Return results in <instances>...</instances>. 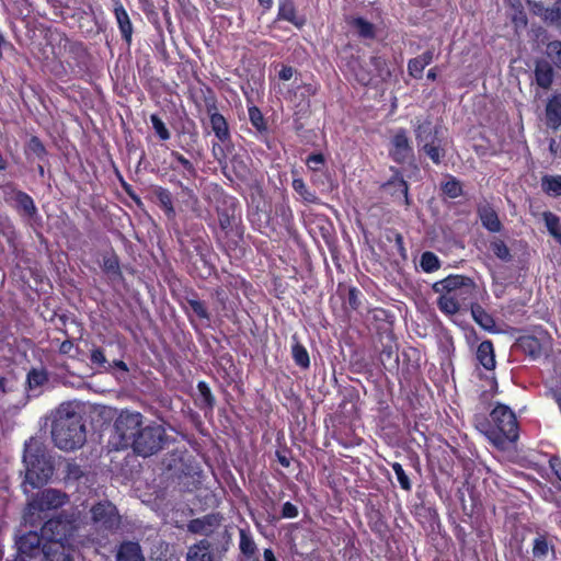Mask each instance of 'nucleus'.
<instances>
[{"label": "nucleus", "mask_w": 561, "mask_h": 561, "mask_svg": "<svg viewBox=\"0 0 561 561\" xmlns=\"http://www.w3.org/2000/svg\"><path fill=\"white\" fill-rule=\"evenodd\" d=\"M80 516L47 520L43 525V536L49 542L44 546L47 561H75V553L88 540Z\"/></svg>", "instance_id": "1"}, {"label": "nucleus", "mask_w": 561, "mask_h": 561, "mask_svg": "<svg viewBox=\"0 0 561 561\" xmlns=\"http://www.w3.org/2000/svg\"><path fill=\"white\" fill-rule=\"evenodd\" d=\"M51 437L61 450H75L87 439L82 415L72 403H62L53 415Z\"/></svg>", "instance_id": "2"}, {"label": "nucleus", "mask_w": 561, "mask_h": 561, "mask_svg": "<svg viewBox=\"0 0 561 561\" xmlns=\"http://www.w3.org/2000/svg\"><path fill=\"white\" fill-rule=\"evenodd\" d=\"M433 290L439 295L437 299L439 310L446 314H455L462 308L471 307L477 285L467 276L449 275L436 282Z\"/></svg>", "instance_id": "3"}, {"label": "nucleus", "mask_w": 561, "mask_h": 561, "mask_svg": "<svg viewBox=\"0 0 561 561\" xmlns=\"http://www.w3.org/2000/svg\"><path fill=\"white\" fill-rule=\"evenodd\" d=\"M477 427L499 449H505L518 438L515 413L504 404L495 405L488 422L479 423Z\"/></svg>", "instance_id": "4"}, {"label": "nucleus", "mask_w": 561, "mask_h": 561, "mask_svg": "<svg viewBox=\"0 0 561 561\" xmlns=\"http://www.w3.org/2000/svg\"><path fill=\"white\" fill-rule=\"evenodd\" d=\"M23 463L25 468L23 483L25 493L28 492V485L31 489L39 488L47 483L53 476L54 467L45 447L35 438H30L24 444Z\"/></svg>", "instance_id": "5"}, {"label": "nucleus", "mask_w": 561, "mask_h": 561, "mask_svg": "<svg viewBox=\"0 0 561 561\" xmlns=\"http://www.w3.org/2000/svg\"><path fill=\"white\" fill-rule=\"evenodd\" d=\"M142 415L139 412L122 411L115 420L111 445L115 449H125L133 445L144 427Z\"/></svg>", "instance_id": "6"}, {"label": "nucleus", "mask_w": 561, "mask_h": 561, "mask_svg": "<svg viewBox=\"0 0 561 561\" xmlns=\"http://www.w3.org/2000/svg\"><path fill=\"white\" fill-rule=\"evenodd\" d=\"M67 502L68 496L66 493L55 489L44 490L28 502L24 513V520L35 525L42 520L46 513L64 506Z\"/></svg>", "instance_id": "7"}, {"label": "nucleus", "mask_w": 561, "mask_h": 561, "mask_svg": "<svg viewBox=\"0 0 561 561\" xmlns=\"http://www.w3.org/2000/svg\"><path fill=\"white\" fill-rule=\"evenodd\" d=\"M164 440V427L160 424L151 423L144 427L130 447H133L136 454L148 457L158 453L162 448Z\"/></svg>", "instance_id": "8"}, {"label": "nucleus", "mask_w": 561, "mask_h": 561, "mask_svg": "<svg viewBox=\"0 0 561 561\" xmlns=\"http://www.w3.org/2000/svg\"><path fill=\"white\" fill-rule=\"evenodd\" d=\"M48 543L43 536V528L41 529V536L33 531L22 536L16 542L21 561H25L26 558L33 559L36 557H42L43 560L47 561L44 556V546Z\"/></svg>", "instance_id": "9"}, {"label": "nucleus", "mask_w": 561, "mask_h": 561, "mask_svg": "<svg viewBox=\"0 0 561 561\" xmlns=\"http://www.w3.org/2000/svg\"><path fill=\"white\" fill-rule=\"evenodd\" d=\"M92 520L106 529L114 528L118 524L116 507L110 502H101L91 508Z\"/></svg>", "instance_id": "10"}, {"label": "nucleus", "mask_w": 561, "mask_h": 561, "mask_svg": "<svg viewBox=\"0 0 561 561\" xmlns=\"http://www.w3.org/2000/svg\"><path fill=\"white\" fill-rule=\"evenodd\" d=\"M411 146L407 133L402 129L396 131L391 139L390 156L398 162L404 161L411 154Z\"/></svg>", "instance_id": "11"}, {"label": "nucleus", "mask_w": 561, "mask_h": 561, "mask_svg": "<svg viewBox=\"0 0 561 561\" xmlns=\"http://www.w3.org/2000/svg\"><path fill=\"white\" fill-rule=\"evenodd\" d=\"M520 345L525 352L529 353L534 358L550 350L549 339L543 337L541 341L536 336H526L520 340Z\"/></svg>", "instance_id": "12"}, {"label": "nucleus", "mask_w": 561, "mask_h": 561, "mask_svg": "<svg viewBox=\"0 0 561 561\" xmlns=\"http://www.w3.org/2000/svg\"><path fill=\"white\" fill-rule=\"evenodd\" d=\"M187 561H216L211 545L207 540H201L188 549Z\"/></svg>", "instance_id": "13"}, {"label": "nucleus", "mask_w": 561, "mask_h": 561, "mask_svg": "<svg viewBox=\"0 0 561 561\" xmlns=\"http://www.w3.org/2000/svg\"><path fill=\"white\" fill-rule=\"evenodd\" d=\"M477 360L488 371L495 368L494 348L490 341H483L479 344L477 350Z\"/></svg>", "instance_id": "14"}, {"label": "nucleus", "mask_w": 561, "mask_h": 561, "mask_svg": "<svg viewBox=\"0 0 561 561\" xmlns=\"http://www.w3.org/2000/svg\"><path fill=\"white\" fill-rule=\"evenodd\" d=\"M116 561H145V558L137 542L127 541L119 546Z\"/></svg>", "instance_id": "15"}, {"label": "nucleus", "mask_w": 561, "mask_h": 561, "mask_svg": "<svg viewBox=\"0 0 561 561\" xmlns=\"http://www.w3.org/2000/svg\"><path fill=\"white\" fill-rule=\"evenodd\" d=\"M533 556L537 561H542L549 556L554 559V546L545 536H537L533 543Z\"/></svg>", "instance_id": "16"}, {"label": "nucleus", "mask_w": 561, "mask_h": 561, "mask_svg": "<svg viewBox=\"0 0 561 561\" xmlns=\"http://www.w3.org/2000/svg\"><path fill=\"white\" fill-rule=\"evenodd\" d=\"M547 124L553 129L561 126V96H553L546 108Z\"/></svg>", "instance_id": "17"}, {"label": "nucleus", "mask_w": 561, "mask_h": 561, "mask_svg": "<svg viewBox=\"0 0 561 561\" xmlns=\"http://www.w3.org/2000/svg\"><path fill=\"white\" fill-rule=\"evenodd\" d=\"M479 216L484 228L491 232H499L501 230V222L497 214L489 206H481L479 208Z\"/></svg>", "instance_id": "18"}, {"label": "nucleus", "mask_w": 561, "mask_h": 561, "mask_svg": "<svg viewBox=\"0 0 561 561\" xmlns=\"http://www.w3.org/2000/svg\"><path fill=\"white\" fill-rule=\"evenodd\" d=\"M14 201L18 209L22 213V215L33 217L36 214L37 209L34 201L26 193L18 192L14 196Z\"/></svg>", "instance_id": "19"}, {"label": "nucleus", "mask_w": 561, "mask_h": 561, "mask_svg": "<svg viewBox=\"0 0 561 561\" xmlns=\"http://www.w3.org/2000/svg\"><path fill=\"white\" fill-rule=\"evenodd\" d=\"M115 18L118 23V26H119L123 37L127 42H130L131 34H133V26H131V23H130V20H129V16H128L126 10L122 5H118L115 8Z\"/></svg>", "instance_id": "20"}, {"label": "nucleus", "mask_w": 561, "mask_h": 561, "mask_svg": "<svg viewBox=\"0 0 561 561\" xmlns=\"http://www.w3.org/2000/svg\"><path fill=\"white\" fill-rule=\"evenodd\" d=\"M47 381V374L44 370L33 369L27 375V383L31 396H37L41 387Z\"/></svg>", "instance_id": "21"}, {"label": "nucleus", "mask_w": 561, "mask_h": 561, "mask_svg": "<svg viewBox=\"0 0 561 561\" xmlns=\"http://www.w3.org/2000/svg\"><path fill=\"white\" fill-rule=\"evenodd\" d=\"M210 125L216 137L225 141L229 137V129L225 117L221 114L214 113L210 116Z\"/></svg>", "instance_id": "22"}, {"label": "nucleus", "mask_w": 561, "mask_h": 561, "mask_svg": "<svg viewBox=\"0 0 561 561\" xmlns=\"http://www.w3.org/2000/svg\"><path fill=\"white\" fill-rule=\"evenodd\" d=\"M541 187L550 196H561V175H546L541 180Z\"/></svg>", "instance_id": "23"}, {"label": "nucleus", "mask_w": 561, "mask_h": 561, "mask_svg": "<svg viewBox=\"0 0 561 561\" xmlns=\"http://www.w3.org/2000/svg\"><path fill=\"white\" fill-rule=\"evenodd\" d=\"M278 16L286 20L296 26L304 24L302 20L297 19L294 3L289 0H285L279 4Z\"/></svg>", "instance_id": "24"}, {"label": "nucleus", "mask_w": 561, "mask_h": 561, "mask_svg": "<svg viewBox=\"0 0 561 561\" xmlns=\"http://www.w3.org/2000/svg\"><path fill=\"white\" fill-rule=\"evenodd\" d=\"M545 225L549 231V233L561 243V224L560 219L557 215L552 213H543Z\"/></svg>", "instance_id": "25"}, {"label": "nucleus", "mask_w": 561, "mask_h": 561, "mask_svg": "<svg viewBox=\"0 0 561 561\" xmlns=\"http://www.w3.org/2000/svg\"><path fill=\"white\" fill-rule=\"evenodd\" d=\"M535 12L550 23H557L561 20V0L557 2V7L543 9L539 4H535Z\"/></svg>", "instance_id": "26"}, {"label": "nucleus", "mask_w": 561, "mask_h": 561, "mask_svg": "<svg viewBox=\"0 0 561 561\" xmlns=\"http://www.w3.org/2000/svg\"><path fill=\"white\" fill-rule=\"evenodd\" d=\"M156 196H157L161 207L167 213V215L169 217L174 216V207H173V203H172L171 193L165 188L158 187L156 190Z\"/></svg>", "instance_id": "27"}, {"label": "nucleus", "mask_w": 561, "mask_h": 561, "mask_svg": "<svg viewBox=\"0 0 561 561\" xmlns=\"http://www.w3.org/2000/svg\"><path fill=\"white\" fill-rule=\"evenodd\" d=\"M351 25L362 37L370 38L374 36V25L362 18H354Z\"/></svg>", "instance_id": "28"}, {"label": "nucleus", "mask_w": 561, "mask_h": 561, "mask_svg": "<svg viewBox=\"0 0 561 561\" xmlns=\"http://www.w3.org/2000/svg\"><path fill=\"white\" fill-rule=\"evenodd\" d=\"M552 79H553V71H552L551 67H549L547 65L537 66L536 80L540 87H542L545 89L549 88L550 84L552 83Z\"/></svg>", "instance_id": "29"}, {"label": "nucleus", "mask_w": 561, "mask_h": 561, "mask_svg": "<svg viewBox=\"0 0 561 561\" xmlns=\"http://www.w3.org/2000/svg\"><path fill=\"white\" fill-rule=\"evenodd\" d=\"M419 145L436 139L433 134L432 124L428 121L420 123L415 130Z\"/></svg>", "instance_id": "30"}, {"label": "nucleus", "mask_w": 561, "mask_h": 561, "mask_svg": "<svg viewBox=\"0 0 561 561\" xmlns=\"http://www.w3.org/2000/svg\"><path fill=\"white\" fill-rule=\"evenodd\" d=\"M472 317L477 323L484 329H491L493 327L492 318L478 305H471Z\"/></svg>", "instance_id": "31"}, {"label": "nucleus", "mask_w": 561, "mask_h": 561, "mask_svg": "<svg viewBox=\"0 0 561 561\" xmlns=\"http://www.w3.org/2000/svg\"><path fill=\"white\" fill-rule=\"evenodd\" d=\"M420 265L426 273L437 271L440 266L438 257L432 252H424L422 254Z\"/></svg>", "instance_id": "32"}, {"label": "nucleus", "mask_w": 561, "mask_h": 561, "mask_svg": "<svg viewBox=\"0 0 561 561\" xmlns=\"http://www.w3.org/2000/svg\"><path fill=\"white\" fill-rule=\"evenodd\" d=\"M293 357H294L295 363L298 366H300L302 368L309 367V365H310L309 354H308L307 350L305 348V346H302L301 344L296 343L293 346Z\"/></svg>", "instance_id": "33"}, {"label": "nucleus", "mask_w": 561, "mask_h": 561, "mask_svg": "<svg viewBox=\"0 0 561 561\" xmlns=\"http://www.w3.org/2000/svg\"><path fill=\"white\" fill-rule=\"evenodd\" d=\"M546 54L548 58L561 69V42L553 41L547 45Z\"/></svg>", "instance_id": "34"}, {"label": "nucleus", "mask_w": 561, "mask_h": 561, "mask_svg": "<svg viewBox=\"0 0 561 561\" xmlns=\"http://www.w3.org/2000/svg\"><path fill=\"white\" fill-rule=\"evenodd\" d=\"M240 549L243 554L251 557L254 554L256 546L250 535L240 530Z\"/></svg>", "instance_id": "35"}, {"label": "nucleus", "mask_w": 561, "mask_h": 561, "mask_svg": "<svg viewBox=\"0 0 561 561\" xmlns=\"http://www.w3.org/2000/svg\"><path fill=\"white\" fill-rule=\"evenodd\" d=\"M172 158L176 161V163L183 169V175L185 178H192L195 175V168L190 160L183 157L179 152H172Z\"/></svg>", "instance_id": "36"}, {"label": "nucleus", "mask_w": 561, "mask_h": 561, "mask_svg": "<svg viewBox=\"0 0 561 561\" xmlns=\"http://www.w3.org/2000/svg\"><path fill=\"white\" fill-rule=\"evenodd\" d=\"M491 250L502 261H510L511 260V252L507 248V245L502 240H494L491 242Z\"/></svg>", "instance_id": "37"}, {"label": "nucleus", "mask_w": 561, "mask_h": 561, "mask_svg": "<svg viewBox=\"0 0 561 561\" xmlns=\"http://www.w3.org/2000/svg\"><path fill=\"white\" fill-rule=\"evenodd\" d=\"M391 467H392V469H393V471L396 473V477H397V480H398L400 486L403 490L409 491L411 489V482H410L409 477L404 472L402 466L399 462H393L391 465Z\"/></svg>", "instance_id": "38"}, {"label": "nucleus", "mask_w": 561, "mask_h": 561, "mask_svg": "<svg viewBox=\"0 0 561 561\" xmlns=\"http://www.w3.org/2000/svg\"><path fill=\"white\" fill-rule=\"evenodd\" d=\"M421 146L425 153L432 159L434 163H438L440 161V150L436 145V139L426 141Z\"/></svg>", "instance_id": "39"}, {"label": "nucleus", "mask_w": 561, "mask_h": 561, "mask_svg": "<svg viewBox=\"0 0 561 561\" xmlns=\"http://www.w3.org/2000/svg\"><path fill=\"white\" fill-rule=\"evenodd\" d=\"M102 267L106 273L117 274L119 270L117 257L114 254L104 255Z\"/></svg>", "instance_id": "40"}, {"label": "nucleus", "mask_w": 561, "mask_h": 561, "mask_svg": "<svg viewBox=\"0 0 561 561\" xmlns=\"http://www.w3.org/2000/svg\"><path fill=\"white\" fill-rule=\"evenodd\" d=\"M150 121L152 123V127L154 128L157 135L162 139L167 140L170 138V133L165 127L164 123L157 116L151 115Z\"/></svg>", "instance_id": "41"}, {"label": "nucleus", "mask_w": 561, "mask_h": 561, "mask_svg": "<svg viewBox=\"0 0 561 561\" xmlns=\"http://www.w3.org/2000/svg\"><path fill=\"white\" fill-rule=\"evenodd\" d=\"M294 190L307 202H313L314 196L311 194L307 187L305 182L301 179H294L293 181Z\"/></svg>", "instance_id": "42"}, {"label": "nucleus", "mask_w": 561, "mask_h": 561, "mask_svg": "<svg viewBox=\"0 0 561 561\" xmlns=\"http://www.w3.org/2000/svg\"><path fill=\"white\" fill-rule=\"evenodd\" d=\"M443 191L449 197L455 198L461 194V185L455 179H450L444 184Z\"/></svg>", "instance_id": "43"}, {"label": "nucleus", "mask_w": 561, "mask_h": 561, "mask_svg": "<svg viewBox=\"0 0 561 561\" xmlns=\"http://www.w3.org/2000/svg\"><path fill=\"white\" fill-rule=\"evenodd\" d=\"M426 66H424L421 60L416 57L411 59L408 65L409 73L414 78H421L423 70Z\"/></svg>", "instance_id": "44"}, {"label": "nucleus", "mask_w": 561, "mask_h": 561, "mask_svg": "<svg viewBox=\"0 0 561 561\" xmlns=\"http://www.w3.org/2000/svg\"><path fill=\"white\" fill-rule=\"evenodd\" d=\"M191 310L201 319H208V312L205 305L199 300H190L188 301Z\"/></svg>", "instance_id": "45"}, {"label": "nucleus", "mask_w": 561, "mask_h": 561, "mask_svg": "<svg viewBox=\"0 0 561 561\" xmlns=\"http://www.w3.org/2000/svg\"><path fill=\"white\" fill-rule=\"evenodd\" d=\"M207 520L206 519H194L190 523L188 529L193 533H201V534H208L210 530L206 526Z\"/></svg>", "instance_id": "46"}, {"label": "nucleus", "mask_w": 561, "mask_h": 561, "mask_svg": "<svg viewBox=\"0 0 561 561\" xmlns=\"http://www.w3.org/2000/svg\"><path fill=\"white\" fill-rule=\"evenodd\" d=\"M323 163H324V157L321 153L311 154L307 159V165L312 171H318Z\"/></svg>", "instance_id": "47"}, {"label": "nucleus", "mask_w": 561, "mask_h": 561, "mask_svg": "<svg viewBox=\"0 0 561 561\" xmlns=\"http://www.w3.org/2000/svg\"><path fill=\"white\" fill-rule=\"evenodd\" d=\"M298 515V508L290 502H286L283 505L282 516L284 518H295Z\"/></svg>", "instance_id": "48"}, {"label": "nucleus", "mask_w": 561, "mask_h": 561, "mask_svg": "<svg viewBox=\"0 0 561 561\" xmlns=\"http://www.w3.org/2000/svg\"><path fill=\"white\" fill-rule=\"evenodd\" d=\"M249 115L252 124L255 127L261 128L263 124V117L261 112L256 107H251L249 108Z\"/></svg>", "instance_id": "49"}, {"label": "nucleus", "mask_w": 561, "mask_h": 561, "mask_svg": "<svg viewBox=\"0 0 561 561\" xmlns=\"http://www.w3.org/2000/svg\"><path fill=\"white\" fill-rule=\"evenodd\" d=\"M91 362L94 365L102 366L106 363L104 353L100 348H95L91 352Z\"/></svg>", "instance_id": "50"}, {"label": "nucleus", "mask_w": 561, "mask_h": 561, "mask_svg": "<svg viewBox=\"0 0 561 561\" xmlns=\"http://www.w3.org/2000/svg\"><path fill=\"white\" fill-rule=\"evenodd\" d=\"M373 64L374 66L376 67L377 71H378V77L380 79H386L389 75H390V71L388 69H385L382 68L381 66L385 64L383 60L381 58H374L373 59Z\"/></svg>", "instance_id": "51"}, {"label": "nucleus", "mask_w": 561, "mask_h": 561, "mask_svg": "<svg viewBox=\"0 0 561 561\" xmlns=\"http://www.w3.org/2000/svg\"><path fill=\"white\" fill-rule=\"evenodd\" d=\"M294 68L289 67V66H284L280 71H279V78L284 81H288L293 78L294 76Z\"/></svg>", "instance_id": "52"}, {"label": "nucleus", "mask_w": 561, "mask_h": 561, "mask_svg": "<svg viewBox=\"0 0 561 561\" xmlns=\"http://www.w3.org/2000/svg\"><path fill=\"white\" fill-rule=\"evenodd\" d=\"M433 56H434L433 51L427 50V51L423 53L422 55H420L417 58L421 60V62L424 66H428L433 60Z\"/></svg>", "instance_id": "53"}, {"label": "nucleus", "mask_w": 561, "mask_h": 561, "mask_svg": "<svg viewBox=\"0 0 561 561\" xmlns=\"http://www.w3.org/2000/svg\"><path fill=\"white\" fill-rule=\"evenodd\" d=\"M198 389H199V391H201L202 396L204 397V399L207 401V403H210V398H211V396H210V390H209V388L206 386V383H204V382H199V383H198Z\"/></svg>", "instance_id": "54"}, {"label": "nucleus", "mask_w": 561, "mask_h": 561, "mask_svg": "<svg viewBox=\"0 0 561 561\" xmlns=\"http://www.w3.org/2000/svg\"><path fill=\"white\" fill-rule=\"evenodd\" d=\"M551 463V468L553 469L556 476L558 477V479L561 481V460L559 459H552L550 461Z\"/></svg>", "instance_id": "55"}, {"label": "nucleus", "mask_w": 561, "mask_h": 561, "mask_svg": "<svg viewBox=\"0 0 561 561\" xmlns=\"http://www.w3.org/2000/svg\"><path fill=\"white\" fill-rule=\"evenodd\" d=\"M73 348V344L70 341H65L59 346V352L62 354H70Z\"/></svg>", "instance_id": "56"}, {"label": "nucleus", "mask_w": 561, "mask_h": 561, "mask_svg": "<svg viewBox=\"0 0 561 561\" xmlns=\"http://www.w3.org/2000/svg\"><path fill=\"white\" fill-rule=\"evenodd\" d=\"M398 185L400 187V190L402 191V194H403V197H404V202L405 204H409V198H408V184L405 181L403 180H399L398 181Z\"/></svg>", "instance_id": "57"}, {"label": "nucleus", "mask_w": 561, "mask_h": 561, "mask_svg": "<svg viewBox=\"0 0 561 561\" xmlns=\"http://www.w3.org/2000/svg\"><path fill=\"white\" fill-rule=\"evenodd\" d=\"M356 78L357 80L363 83V84H368L370 81H371V78L369 75H366V73H356Z\"/></svg>", "instance_id": "58"}, {"label": "nucleus", "mask_w": 561, "mask_h": 561, "mask_svg": "<svg viewBox=\"0 0 561 561\" xmlns=\"http://www.w3.org/2000/svg\"><path fill=\"white\" fill-rule=\"evenodd\" d=\"M9 46H11L10 43L5 41L4 36L0 32V59L2 58V50Z\"/></svg>", "instance_id": "59"}, {"label": "nucleus", "mask_w": 561, "mask_h": 561, "mask_svg": "<svg viewBox=\"0 0 561 561\" xmlns=\"http://www.w3.org/2000/svg\"><path fill=\"white\" fill-rule=\"evenodd\" d=\"M264 561H276L272 550L265 549V551H264Z\"/></svg>", "instance_id": "60"}, {"label": "nucleus", "mask_w": 561, "mask_h": 561, "mask_svg": "<svg viewBox=\"0 0 561 561\" xmlns=\"http://www.w3.org/2000/svg\"><path fill=\"white\" fill-rule=\"evenodd\" d=\"M7 167H8V161L0 152V171H4L7 169Z\"/></svg>", "instance_id": "61"}, {"label": "nucleus", "mask_w": 561, "mask_h": 561, "mask_svg": "<svg viewBox=\"0 0 561 561\" xmlns=\"http://www.w3.org/2000/svg\"><path fill=\"white\" fill-rule=\"evenodd\" d=\"M436 76H437V73H436V69H435V68H432V69H430V70H428V72H427V78H428L430 80H435V79H436Z\"/></svg>", "instance_id": "62"}, {"label": "nucleus", "mask_w": 561, "mask_h": 561, "mask_svg": "<svg viewBox=\"0 0 561 561\" xmlns=\"http://www.w3.org/2000/svg\"><path fill=\"white\" fill-rule=\"evenodd\" d=\"M496 389V381L494 379V377H491L490 379V391H495Z\"/></svg>", "instance_id": "63"}, {"label": "nucleus", "mask_w": 561, "mask_h": 561, "mask_svg": "<svg viewBox=\"0 0 561 561\" xmlns=\"http://www.w3.org/2000/svg\"><path fill=\"white\" fill-rule=\"evenodd\" d=\"M115 365L123 370L127 369L126 364L122 360L116 362Z\"/></svg>", "instance_id": "64"}]
</instances>
